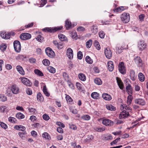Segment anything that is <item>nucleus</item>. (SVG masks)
<instances>
[{
    "label": "nucleus",
    "instance_id": "nucleus-64",
    "mask_svg": "<svg viewBox=\"0 0 148 148\" xmlns=\"http://www.w3.org/2000/svg\"><path fill=\"white\" fill-rule=\"evenodd\" d=\"M132 101V99L131 97L128 96L127 97V104L129 105H130Z\"/></svg>",
    "mask_w": 148,
    "mask_h": 148
},
{
    "label": "nucleus",
    "instance_id": "nucleus-60",
    "mask_svg": "<svg viewBox=\"0 0 148 148\" xmlns=\"http://www.w3.org/2000/svg\"><path fill=\"white\" fill-rule=\"evenodd\" d=\"M71 35L73 38H76L77 36V33L75 31L73 32L71 34Z\"/></svg>",
    "mask_w": 148,
    "mask_h": 148
},
{
    "label": "nucleus",
    "instance_id": "nucleus-28",
    "mask_svg": "<svg viewBox=\"0 0 148 148\" xmlns=\"http://www.w3.org/2000/svg\"><path fill=\"white\" fill-rule=\"evenodd\" d=\"M138 77L139 80L140 81L143 82L145 80V76L142 73H140L138 74Z\"/></svg>",
    "mask_w": 148,
    "mask_h": 148
},
{
    "label": "nucleus",
    "instance_id": "nucleus-17",
    "mask_svg": "<svg viewBox=\"0 0 148 148\" xmlns=\"http://www.w3.org/2000/svg\"><path fill=\"white\" fill-rule=\"evenodd\" d=\"M116 80L119 88L123 90L124 88V85L122 82L119 77H117L116 78Z\"/></svg>",
    "mask_w": 148,
    "mask_h": 148
},
{
    "label": "nucleus",
    "instance_id": "nucleus-56",
    "mask_svg": "<svg viewBox=\"0 0 148 148\" xmlns=\"http://www.w3.org/2000/svg\"><path fill=\"white\" fill-rule=\"evenodd\" d=\"M65 98L68 102H70L72 101V99L69 95H66L65 97Z\"/></svg>",
    "mask_w": 148,
    "mask_h": 148
},
{
    "label": "nucleus",
    "instance_id": "nucleus-38",
    "mask_svg": "<svg viewBox=\"0 0 148 148\" xmlns=\"http://www.w3.org/2000/svg\"><path fill=\"white\" fill-rule=\"evenodd\" d=\"M99 96V94L97 92H93L91 95V97L94 99H97Z\"/></svg>",
    "mask_w": 148,
    "mask_h": 148
},
{
    "label": "nucleus",
    "instance_id": "nucleus-33",
    "mask_svg": "<svg viewBox=\"0 0 148 148\" xmlns=\"http://www.w3.org/2000/svg\"><path fill=\"white\" fill-rule=\"evenodd\" d=\"M47 70L51 73H54L56 72L55 69L53 67L49 66L47 68Z\"/></svg>",
    "mask_w": 148,
    "mask_h": 148
},
{
    "label": "nucleus",
    "instance_id": "nucleus-14",
    "mask_svg": "<svg viewBox=\"0 0 148 148\" xmlns=\"http://www.w3.org/2000/svg\"><path fill=\"white\" fill-rule=\"evenodd\" d=\"M134 102L136 104L141 106H144L145 104V101L143 99L141 98L135 99Z\"/></svg>",
    "mask_w": 148,
    "mask_h": 148
},
{
    "label": "nucleus",
    "instance_id": "nucleus-63",
    "mask_svg": "<svg viewBox=\"0 0 148 148\" xmlns=\"http://www.w3.org/2000/svg\"><path fill=\"white\" fill-rule=\"evenodd\" d=\"M26 92L27 95H31L32 93V90L29 88L27 89Z\"/></svg>",
    "mask_w": 148,
    "mask_h": 148
},
{
    "label": "nucleus",
    "instance_id": "nucleus-36",
    "mask_svg": "<svg viewBox=\"0 0 148 148\" xmlns=\"http://www.w3.org/2000/svg\"><path fill=\"white\" fill-rule=\"evenodd\" d=\"M18 134L20 137L22 139H23L25 137V135H26V133L25 132L23 131L22 132H19Z\"/></svg>",
    "mask_w": 148,
    "mask_h": 148
},
{
    "label": "nucleus",
    "instance_id": "nucleus-26",
    "mask_svg": "<svg viewBox=\"0 0 148 148\" xmlns=\"http://www.w3.org/2000/svg\"><path fill=\"white\" fill-rule=\"evenodd\" d=\"M58 37L59 39L61 41H66L67 40V38L66 36L61 34H58Z\"/></svg>",
    "mask_w": 148,
    "mask_h": 148
},
{
    "label": "nucleus",
    "instance_id": "nucleus-5",
    "mask_svg": "<svg viewBox=\"0 0 148 148\" xmlns=\"http://www.w3.org/2000/svg\"><path fill=\"white\" fill-rule=\"evenodd\" d=\"M21 80L24 85L29 86H30L32 84L30 81L27 78L25 77L20 78Z\"/></svg>",
    "mask_w": 148,
    "mask_h": 148
},
{
    "label": "nucleus",
    "instance_id": "nucleus-2",
    "mask_svg": "<svg viewBox=\"0 0 148 148\" xmlns=\"http://www.w3.org/2000/svg\"><path fill=\"white\" fill-rule=\"evenodd\" d=\"M63 27L62 26L55 27L53 28H46L43 29V30L45 32H55L57 31L61 30Z\"/></svg>",
    "mask_w": 148,
    "mask_h": 148
},
{
    "label": "nucleus",
    "instance_id": "nucleus-4",
    "mask_svg": "<svg viewBox=\"0 0 148 148\" xmlns=\"http://www.w3.org/2000/svg\"><path fill=\"white\" fill-rule=\"evenodd\" d=\"M45 52L47 55L49 57L53 58L55 56V54L54 52L49 47L46 49Z\"/></svg>",
    "mask_w": 148,
    "mask_h": 148
},
{
    "label": "nucleus",
    "instance_id": "nucleus-35",
    "mask_svg": "<svg viewBox=\"0 0 148 148\" xmlns=\"http://www.w3.org/2000/svg\"><path fill=\"white\" fill-rule=\"evenodd\" d=\"M85 60L87 63L89 64H91L93 62L92 60L89 56H87L86 57Z\"/></svg>",
    "mask_w": 148,
    "mask_h": 148
},
{
    "label": "nucleus",
    "instance_id": "nucleus-43",
    "mask_svg": "<svg viewBox=\"0 0 148 148\" xmlns=\"http://www.w3.org/2000/svg\"><path fill=\"white\" fill-rule=\"evenodd\" d=\"M70 111L74 114H76L77 113V110L73 107H70L69 108Z\"/></svg>",
    "mask_w": 148,
    "mask_h": 148
},
{
    "label": "nucleus",
    "instance_id": "nucleus-12",
    "mask_svg": "<svg viewBox=\"0 0 148 148\" xmlns=\"http://www.w3.org/2000/svg\"><path fill=\"white\" fill-rule=\"evenodd\" d=\"M129 115L128 112L125 110H123L122 112H121L119 114V117L120 119L125 118Z\"/></svg>",
    "mask_w": 148,
    "mask_h": 148
},
{
    "label": "nucleus",
    "instance_id": "nucleus-54",
    "mask_svg": "<svg viewBox=\"0 0 148 148\" xmlns=\"http://www.w3.org/2000/svg\"><path fill=\"white\" fill-rule=\"evenodd\" d=\"M120 139V138H118L115 140L113 141L110 143V144L111 145H112L114 144H115L117 143L118 141H119Z\"/></svg>",
    "mask_w": 148,
    "mask_h": 148
},
{
    "label": "nucleus",
    "instance_id": "nucleus-37",
    "mask_svg": "<svg viewBox=\"0 0 148 148\" xmlns=\"http://www.w3.org/2000/svg\"><path fill=\"white\" fill-rule=\"evenodd\" d=\"M121 109H123L125 110H131V108L129 106H127L125 105H121Z\"/></svg>",
    "mask_w": 148,
    "mask_h": 148
},
{
    "label": "nucleus",
    "instance_id": "nucleus-59",
    "mask_svg": "<svg viewBox=\"0 0 148 148\" xmlns=\"http://www.w3.org/2000/svg\"><path fill=\"white\" fill-rule=\"evenodd\" d=\"M0 100L2 101H5L7 100L6 97L3 95H1L0 97Z\"/></svg>",
    "mask_w": 148,
    "mask_h": 148
},
{
    "label": "nucleus",
    "instance_id": "nucleus-44",
    "mask_svg": "<svg viewBox=\"0 0 148 148\" xmlns=\"http://www.w3.org/2000/svg\"><path fill=\"white\" fill-rule=\"evenodd\" d=\"M95 130L99 132H100L101 131H103L105 130V128L104 127H97L95 128Z\"/></svg>",
    "mask_w": 148,
    "mask_h": 148
},
{
    "label": "nucleus",
    "instance_id": "nucleus-34",
    "mask_svg": "<svg viewBox=\"0 0 148 148\" xmlns=\"http://www.w3.org/2000/svg\"><path fill=\"white\" fill-rule=\"evenodd\" d=\"M34 72L36 74L40 76H42L43 75L42 73L38 69H35L34 71Z\"/></svg>",
    "mask_w": 148,
    "mask_h": 148
},
{
    "label": "nucleus",
    "instance_id": "nucleus-24",
    "mask_svg": "<svg viewBox=\"0 0 148 148\" xmlns=\"http://www.w3.org/2000/svg\"><path fill=\"white\" fill-rule=\"evenodd\" d=\"M79 79L81 80L85 81L86 80V77L85 75L83 73H80L78 75Z\"/></svg>",
    "mask_w": 148,
    "mask_h": 148
},
{
    "label": "nucleus",
    "instance_id": "nucleus-7",
    "mask_svg": "<svg viewBox=\"0 0 148 148\" xmlns=\"http://www.w3.org/2000/svg\"><path fill=\"white\" fill-rule=\"evenodd\" d=\"M118 67L119 70L121 74H124L125 73V69L123 62H121L119 63L118 65Z\"/></svg>",
    "mask_w": 148,
    "mask_h": 148
},
{
    "label": "nucleus",
    "instance_id": "nucleus-29",
    "mask_svg": "<svg viewBox=\"0 0 148 148\" xmlns=\"http://www.w3.org/2000/svg\"><path fill=\"white\" fill-rule=\"evenodd\" d=\"M71 23L70 21L68 20H67L65 21V27L67 29H69L71 27Z\"/></svg>",
    "mask_w": 148,
    "mask_h": 148
},
{
    "label": "nucleus",
    "instance_id": "nucleus-30",
    "mask_svg": "<svg viewBox=\"0 0 148 148\" xmlns=\"http://www.w3.org/2000/svg\"><path fill=\"white\" fill-rule=\"evenodd\" d=\"M37 99L38 101L40 102L42 101L43 100V97L42 94L40 93H38L37 96Z\"/></svg>",
    "mask_w": 148,
    "mask_h": 148
},
{
    "label": "nucleus",
    "instance_id": "nucleus-25",
    "mask_svg": "<svg viewBox=\"0 0 148 148\" xmlns=\"http://www.w3.org/2000/svg\"><path fill=\"white\" fill-rule=\"evenodd\" d=\"M14 128L16 130L22 131H23L25 129L24 126L21 125H15L14 126Z\"/></svg>",
    "mask_w": 148,
    "mask_h": 148
},
{
    "label": "nucleus",
    "instance_id": "nucleus-52",
    "mask_svg": "<svg viewBox=\"0 0 148 148\" xmlns=\"http://www.w3.org/2000/svg\"><path fill=\"white\" fill-rule=\"evenodd\" d=\"M124 10V8L123 6H121L119 8H116L115 10L116 12H121Z\"/></svg>",
    "mask_w": 148,
    "mask_h": 148
},
{
    "label": "nucleus",
    "instance_id": "nucleus-40",
    "mask_svg": "<svg viewBox=\"0 0 148 148\" xmlns=\"http://www.w3.org/2000/svg\"><path fill=\"white\" fill-rule=\"evenodd\" d=\"M7 108L5 106H2L0 107V111L2 112H7Z\"/></svg>",
    "mask_w": 148,
    "mask_h": 148
},
{
    "label": "nucleus",
    "instance_id": "nucleus-48",
    "mask_svg": "<svg viewBox=\"0 0 148 148\" xmlns=\"http://www.w3.org/2000/svg\"><path fill=\"white\" fill-rule=\"evenodd\" d=\"M122 48L119 49L118 47H116V52L119 53H121L122 52V50L123 49H126V47L123 48L122 47H121Z\"/></svg>",
    "mask_w": 148,
    "mask_h": 148
},
{
    "label": "nucleus",
    "instance_id": "nucleus-42",
    "mask_svg": "<svg viewBox=\"0 0 148 148\" xmlns=\"http://www.w3.org/2000/svg\"><path fill=\"white\" fill-rule=\"evenodd\" d=\"M42 62L43 64L46 66H49L50 64L49 60L47 59H44Z\"/></svg>",
    "mask_w": 148,
    "mask_h": 148
},
{
    "label": "nucleus",
    "instance_id": "nucleus-57",
    "mask_svg": "<svg viewBox=\"0 0 148 148\" xmlns=\"http://www.w3.org/2000/svg\"><path fill=\"white\" fill-rule=\"evenodd\" d=\"M77 56L78 58L79 59H81L83 57L82 53L80 51H79L77 53Z\"/></svg>",
    "mask_w": 148,
    "mask_h": 148
},
{
    "label": "nucleus",
    "instance_id": "nucleus-45",
    "mask_svg": "<svg viewBox=\"0 0 148 148\" xmlns=\"http://www.w3.org/2000/svg\"><path fill=\"white\" fill-rule=\"evenodd\" d=\"M43 92L44 94L47 97H49L50 95L49 94L47 91V89L45 86H43Z\"/></svg>",
    "mask_w": 148,
    "mask_h": 148
},
{
    "label": "nucleus",
    "instance_id": "nucleus-62",
    "mask_svg": "<svg viewBox=\"0 0 148 148\" xmlns=\"http://www.w3.org/2000/svg\"><path fill=\"white\" fill-rule=\"evenodd\" d=\"M69 128L74 130H76L77 129V127L73 124H70L69 125Z\"/></svg>",
    "mask_w": 148,
    "mask_h": 148
},
{
    "label": "nucleus",
    "instance_id": "nucleus-6",
    "mask_svg": "<svg viewBox=\"0 0 148 148\" xmlns=\"http://www.w3.org/2000/svg\"><path fill=\"white\" fill-rule=\"evenodd\" d=\"M10 88L13 94H16L18 93L19 89L16 85L15 84L12 85Z\"/></svg>",
    "mask_w": 148,
    "mask_h": 148
},
{
    "label": "nucleus",
    "instance_id": "nucleus-27",
    "mask_svg": "<svg viewBox=\"0 0 148 148\" xmlns=\"http://www.w3.org/2000/svg\"><path fill=\"white\" fill-rule=\"evenodd\" d=\"M91 31L94 34H96L98 32V29L97 26L93 25L91 27Z\"/></svg>",
    "mask_w": 148,
    "mask_h": 148
},
{
    "label": "nucleus",
    "instance_id": "nucleus-22",
    "mask_svg": "<svg viewBox=\"0 0 148 148\" xmlns=\"http://www.w3.org/2000/svg\"><path fill=\"white\" fill-rule=\"evenodd\" d=\"M130 75L131 79L133 81H134L136 78L135 72L133 70H131Z\"/></svg>",
    "mask_w": 148,
    "mask_h": 148
},
{
    "label": "nucleus",
    "instance_id": "nucleus-9",
    "mask_svg": "<svg viewBox=\"0 0 148 148\" xmlns=\"http://www.w3.org/2000/svg\"><path fill=\"white\" fill-rule=\"evenodd\" d=\"M134 60L138 66L141 67L142 66L143 64L142 61L140 57L138 56L135 57L134 59Z\"/></svg>",
    "mask_w": 148,
    "mask_h": 148
},
{
    "label": "nucleus",
    "instance_id": "nucleus-47",
    "mask_svg": "<svg viewBox=\"0 0 148 148\" xmlns=\"http://www.w3.org/2000/svg\"><path fill=\"white\" fill-rule=\"evenodd\" d=\"M92 40H88L86 43V46L88 48H90L92 45Z\"/></svg>",
    "mask_w": 148,
    "mask_h": 148
},
{
    "label": "nucleus",
    "instance_id": "nucleus-50",
    "mask_svg": "<svg viewBox=\"0 0 148 148\" xmlns=\"http://www.w3.org/2000/svg\"><path fill=\"white\" fill-rule=\"evenodd\" d=\"M7 48V45L5 44H2L0 46L1 50L3 51H5Z\"/></svg>",
    "mask_w": 148,
    "mask_h": 148
},
{
    "label": "nucleus",
    "instance_id": "nucleus-41",
    "mask_svg": "<svg viewBox=\"0 0 148 148\" xmlns=\"http://www.w3.org/2000/svg\"><path fill=\"white\" fill-rule=\"evenodd\" d=\"M94 82L98 85H100L102 84V81L99 78H96L94 80Z\"/></svg>",
    "mask_w": 148,
    "mask_h": 148
},
{
    "label": "nucleus",
    "instance_id": "nucleus-32",
    "mask_svg": "<svg viewBox=\"0 0 148 148\" xmlns=\"http://www.w3.org/2000/svg\"><path fill=\"white\" fill-rule=\"evenodd\" d=\"M106 108L109 110L114 111L116 110L115 107L111 105H106Z\"/></svg>",
    "mask_w": 148,
    "mask_h": 148
},
{
    "label": "nucleus",
    "instance_id": "nucleus-13",
    "mask_svg": "<svg viewBox=\"0 0 148 148\" xmlns=\"http://www.w3.org/2000/svg\"><path fill=\"white\" fill-rule=\"evenodd\" d=\"M104 53L106 57L109 59L112 56V52L109 48H106L104 50Z\"/></svg>",
    "mask_w": 148,
    "mask_h": 148
},
{
    "label": "nucleus",
    "instance_id": "nucleus-61",
    "mask_svg": "<svg viewBox=\"0 0 148 148\" xmlns=\"http://www.w3.org/2000/svg\"><path fill=\"white\" fill-rule=\"evenodd\" d=\"M42 118L44 120L46 121H47L49 119V117L48 115L46 114L43 115Z\"/></svg>",
    "mask_w": 148,
    "mask_h": 148
},
{
    "label": "nucleus",
    "instance_id": "nucleus-21",
    "mask_svg": "<svg viewBox=\"0 0 148 148\" xmlns=\"http://www.w3.org/2000/svg\"><path fill=\"white\" fill-rule=\"evenodd\" d=\"M16 69L17 71L21 75H24L25 74V72L22 67L20 65L16 66Z\"/></svg>",
    "mask_w": 148,
    "mask_h": 148
},
{
    "label": "nucleus",
    "instance_id": "nucleus-39",
    "mask_svg": "<svg viewBox=\"0 0 148 148\" xmlns=\"http://www.w3.org/2000/svg\"><path fill=\"white\" fill-rule=\"evenodd\" d=\"M90 118V116L89 115L87 114L83 115L81 116L82 119L86 121L89 120Z\"/></svg>",
    "mask_w": 148,
    "mask_h": 148
},
{
    "label": "nucleus",
    "instance_id": "nucleus-11",
    "mask_svg": "<svg viewBox=\"0 0 148 148\" xmlns=\"http://www.w3.org/2000/svg\"><path fill=\"white\" fill-rule=\"evenodd\" d=\"M102 123L106 126H110L114 124L113 122L108 119H105L102 121Z\"/></svg>",
    "mask_w": 148,
    "mask_h": 148
},
{
    "label": "nucleus",
    "instance_id": "nucleus-53",
    "mask_svg": "<svg viewBox=\"0 0 148 148\" xmlns=\"http://www.w3.org/2000/svg\"><path fill=\"white\" fill-rule=\"evenodd\" d=\"M42 137L46 139H49L50 136L49 135L47 132H45L42 134Z\"/></svg>",
    "mask_w": 148,
    "mask_h": 148
},
{
    "label": "nucleus",
    "instance_id": "nucleus-58",
    "mask_svg": "<svg viewBox=\"0 0 148 148\" xmlns=\"http://www.w3.org/2000/svg\"><path fill=\"white\" fill-rule=\"evenodd\" d=\"M99 36L101 38H104L105 36L104 33L102 31H100L99 33Z\"/></svg>",
    "mask_w": 148,
    "mask_h": 148
},
{
    "label": "nucleus",
    "instance_id": "nucleus-3",
    "mask_svg": "<svg viewBox=\"0 0 148 148\" xmlns=\"http://www.w3.org/2000/svg\"><path fill=\"white\" fill-rule=\"evenodd\" d=\"M14 47L15 50L17 53H19L21 51L20 43L18 40H16L13 42Z\"/></svg>",
    "mask_w": 148,
    "mask_h": 148
},
{
    "label": "nucleus",
    "instance_id": "nucleus-51",
    "mask_svg": "<svg viewBox=\"0 0 148 148\" xmlns=\"http://www.w3.org/2000/svg\"><path fill=\"white\" fill-rule=\"evenodd\" d=\"M63 77H64V80L66 81L68 80L69 78V76L68 74L65 72L63 73Z\"/></svg>",
    "mask_w": 148,
    "mask_h": 148
},
{
    "label": "nucleus",
    "instance_id": "nucleus-31",
    "mask_svg": "<svg viewBox=\"0 0 148 148\" xmlns=\"http://www.w3.org/2000/svg\"><path fill=\"white\" fill-rule=\"evenodd\" d=\"M16 116L17 118L20 119H23L25 117L24 115L20 112L17 113Z\"/></svg>",
    "mask_w": 148,
    "mask_h": 148
},
{
    "label": "nucleus",
    "instance_id": "nucleus-8",
    "mask_svg": "<svg viewBox=\"0 0 148 148\" xmlns=\"http://www.w3.org/2000/svg\"><path fill=\"white\" fill-rule=\"evenodd\" d=\"M31 35L28 33H22L20 36V38L23 40L29 39L31 38Z\"/></svg>",
    "mask_w": 148,
    "mask_h": 148
},
{
    "label": "nucleus",
    "instance_id": "nucleus-15",
    "mask_svg": "<svg viewBox=\"0 0 148 148\" xmlns=\"http://www.w3.org/2000/svg\"><path fill=\"white\" fill-rule=\"evenodd\" d=\"M0 35L2 38L5 39H8L10 37V36L9 33L7 34L4 32H1Z\"/></svg>",
    "mask_w": 148,
    "mask_h": 148
},
{
    "label": "nucleus",
    "instance_id": "nucleus-49",
    "mask_svg": "<svg viewBox=\"0 0 148 148\" xmlns=\"http://www.w3.org/2000/svg\"><path fill=\"white\" fill-rule=\"evenodd\" d=\"M9 121L12 123H15L16 121V119L14 117H10L8 118Z\"/></svg>",
    "mask_w": 148,
    "mask_h": 148
},
{
    "label": "nucleus",
    "instance_id": "nucleus-55",
    "mask_svg": "<svg viewBox=\"0 0 148 148\" xmlns=\"http://www.w3.org/2000/svg\"><path fill=\"white\" fill-rule=\"evenodd\" d=\"M0 125L2 128L4 129H6L8 128L7 125L3 122H0Z\"/></svg>",
    "mask_w": 148,
    "mask_h": 148
},
{
    "label": "nucleus",
    "instance_id": "nucleus-23",
    "mask_svg": "<svg viewBox=\"0 0 148 148\" xmlns=\"http://www.w3.org/2000/svg\"><path fill=\"white\" fill-rule=\"evenodd\" d=\"M103 99L106 100L110 101L111 100L112 98L111 96L107 93H104L102 95Z\"/></svg>",
    "mask_w": 148,
    "mask_h": 148
},
{
    "label": "nucleus",
    "instance_id": "nucleus-19",
    "mask_svg": "<svg viewBox=\"0 0 148 148\" xmlns=\"http://www.w3.org/2000/svg\"><path fill=\"white\" fill-rule=\"evenodd\" d=\"M108 69L110 71H112L114 69V65L112 61H109L107 63Z\"/></svg>",
    "mask_w": 148,
    "mask_h": 148
},
{
    "label": "nucleus",
    "instance_id": "nucleus-18",
    "mask_svg": "<svg viewBox=\"0 0 148 148\" xmlns=\"http://www.w3.org/2000/svg\"><path fill=\"white\" fill-rule=\"evenodd\" d=\"M53 43L58 49H61L63 47V44L62 42L58 43L56 40H54L53 41Z\"/></svg>",
    "mask_w": 148,
    "mask_h": 148
},
{
    "label": "nucleus",
    "instance_id": "nucleus-1",
    "mask_svg": "<svg viewBox=\"0 0 148 148\" xmlns=\"http://www.w3.org/2000/svg\"><path fill=\"white\" fill-rule=\"evenodd\" d=\"M121 18L123 23H127L129 22L130 20L129 14L127 13H124L121 14Z\"/></svg>",
    "mask_w": 148,
    "mask_h": 148
},
{
    "label": "nucleus",
    "instance_id": "nucleus-16",
    "mask_svg": "<svg viewBox=\"0 0 148 148\" xmlns=\"http://www.w3.org/2000/svg\"><path fill=\"white\" fill-rule=\"evenodd\" d=\"M66 55L69 58L72 59L73 57V51L72 49L69 48L67 50Z\"/></svg>",
    "mask_w": 148,
    "mask_h": 148
},
{
    "label": "nucleus",
    "instance_id": "nucleus-46",
    "mask_svg": "<svg viewBox=\"0 0 148 148\" xmlns=\"http://www.w3.org/2000/svg\"><path fill=\"white\" fill-rule=\"evenodd\" d=\"M94 45L97 50H99L100 49V45L99 44V43L97 41H95Z\"/></svg>",
    "mask_w": 148,
    "mask_h": 148
},
{
    "label": "nucleus",
    "instance_id": "nucleus-10",
    "mask_svg": "<svg viewBox=\"0 0 148 148\" xmlns=\"http://www.w3.org/2000/svg\"><path fill=\"white\" fill-rule=\"evenodd\" d=\"M147 45L144 41H140L138 42V47L140 50L142 51L146 47Z\"/></svg>",
    "mask_w": 148,
    "mask_h": 148
},
{
    "label": "nucleus",
    "instance_id": "nucleus-20",
    "mask_svg": "<svg viewBox=\"0 0 148 148\" xmlns=\"http://www.w3.org/2000/svg\"><path fill=\"white\" fill-rule=\"evenodd\" d=\"M126 92L131 96L132 93V89L131 86L129 84L126 88Z\"/></svg>",
    "mask_w": 148,
    "mask_h": 148
}]
</instances>
